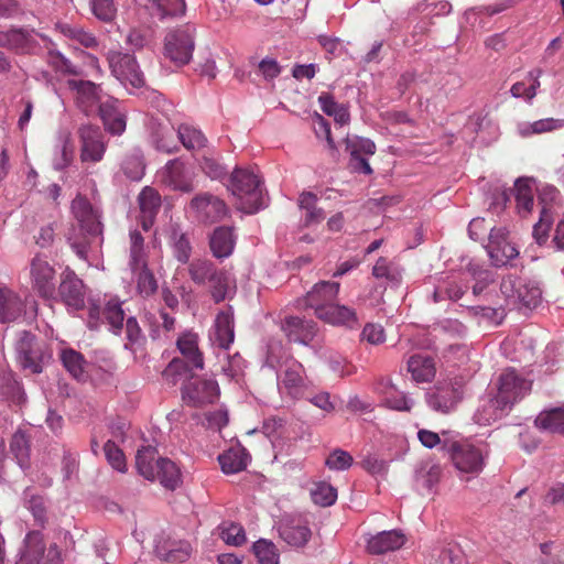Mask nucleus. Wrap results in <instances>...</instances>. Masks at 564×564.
I'll return each instance as SVG.
<instances>
[{"mask_svg":"<svg viewBox=\"0 0 564 564\" xmlns=\"http://www.w3.org/2000/svg\"><path fill=\"white\" fill-rule=\"evenodd\" d=\"M124 311L122 303L117 297L91 301L88 307L87 325L90 329H98L102 324H108L115 334L122 328Z\"/></svg>","mask_w":564,"mask_h":564,"instance_id":"7","label":"nucleus"},{"mask_svg":"<svg viewBox=\"0 0 564 564\" xmlns=\"http://www.w3.org/2000/svg\"><path fill=\"white\" fill-rule=\"evenodd\" d=\"M311 497L315 505L329 507L336 502L337 490L330 484L321 481L311 490Z\"/></svg>","mask_w":564,"mask_h":564,"instance_id":"52","label":"nucleus"},{"mask_svg":"<svg viewBox=\"0 0 564 564\" xmlns=\"http://www.w3.org/2000/svg\"><path fill=\"white\" fill-rule=\"evenodd\" d=\"M534 424L543 432L564 434V409L555 408L541 412Z\"/></svg>","mask_w":564,"mask_h":564,"instance_id":"40","label":"nucleus"},{"mask_svg":"<svg viewBox=\"0 0 564 564\" xmlns=\"http://www.w3.org/2000/svg\"><path fill=\"white\" fill-rule=\"evenodd\" d=\"M219 529L220 538L226 544L240 546L246 542V532L242 525L235 522H223Z\"/></svg>","mask_w":564,"mask_h":564,"instance_id":"54","label":"nucleus"},{"mask_svg":"<svg viewBox=\"0 0 564 564\" xmlns=\"http://www.w3.org/2000/svg\"><path fill=\"white\" fill-rule=\"evenodd\" d=\"M138 473L150 481L159 480L169 490H175L182 484L180 467L170 458L158 457L153 446H142L135 455Z\"/></svg>","mask_w":564,"mask_h":564,"instance_id":"2","label":"nucleus"},{"mask_svg":"<svg viewBox=\"0 0 564 564\" xmlns=\"http://www.w3.org/2000/svg\"><path fill=\"white\" fill-rule=\"evenodd\" d=\"M321 109L328 116H333L335 121L340 124H346L349 121L348 109L344 105L335 101L330 94L323 93L318 97Z\"/></svg>","mask_w":564,"mask_h":564,"instance_id":"47","label":"nucleus"},{"mask_svg":"<svg viewBox=\"0 0 564 564\" xmlns=\"http://www.w3.org/2000/svg\"><path fill=\"white\" fill-rule=\"evenodd\" d=\"M104 452L107 462L111 467L120 473L127 470L126 456L122 449L113 442L107 441L104 445Z\"/></svg>","mask_w":564,"mask_h":564,"instance_id":"57","label":"nucleus"},{"mask_svg":"<svg viewBox=\"0 0 564 564\" xmlns=\"http://www.w3.org/2000/svg\"><path fill=\"white\" fill-rule=\"evenodd\" d=\"M229 189L237 198V208L247 214L257 213L263 206L262 182L252 170L236 167Z\"/></svg>","mask_w":564,"mask_h":564,"instance_id":"3","label":"nucleus"},{"mask_svg":"<svg viewBox=\"0 0 564 564\" xmlns=\"http://www.w3.org/2000/svg\"><path fill=\"white\" fill-rule=\"evenodd\" d=\"M500 291L509 304L535 307L541 301L540 288L528 280L514 275L502 279Z\"/></svg>","mask_w":564,"mask_h":564,"instance_id":"8","label":"nucleus"},{"mask_svg":"<svg viewBox=\"0 0 564 564\" xmlns=\"http://www.w3.org/2000/svg\"><path fill=\"white\" fill-rule=\"evenodd\" d=\"M564 128V119L544 118L534 122H520L517 126L518 134L522 138H530L533 134L553 132Z\"/></svg>","mask_w":564,"mask_h":564,"instance_id":"36","label":"nucleus"},{"mask_svg":"<svg viewBox=\"0 0 564 564\" xmlns=\"http://www.w3.org/2000/svg\"><path fill=\"white\" fill-rule=\"evenodd\" d=\"M467 270L475 281V284L473 285V293L476 296L480 295L487 286L495 281L494 272L488 269H484L478 264L470 263Z\"/></svg>","mask_w":564,"mask_h":564,"instance_id":"51","label":"nucleus"},{"mask_svg":"<svg viewBox=\"0 0 564 564\" xmlns=\"http://www.w3.org/2000/svg\"><path fill=\"white\" fill-rule=\"evenodd\" d=\"M67 88L72 93L76 107L86 116L96 115L101 102V87L91 80L68 79Z\"/></svg>","mask_w":564,"mask_h":564,"instance_id":"13","label":"nucleus"},{"mask_svg":"<svg viewBox=\"0 0 564 564\" xmlns=\"http://www.w3.org/2000/svg\"><path fill=\"white\" fill-rule=\"evenodd\" d=\"M46 62L55 73L62 76L84 77L88 75L82 66L74 64L57 51H50Z\"/></svg>","mask_w":564,"mask_h":564,"instance_id":"38","label":"nucleus"},{"mask_svg":"<svg viewBox=\"0 0 564 564\" xmlns=\"http://www.w3.org/2000/svg\"><path fill=\"white\" fill-rule=\"evenodd\" d=\"M394 392H386L384 404L387 408L400 412H410L414 405V400L403 392H399L395 387L389 382Z\"/></svg>","mask_w":564,"mask_h":564,"instance_id":"55","label":"nucleus"},{"mask_svg":"<svg viewBox=\"0 0 564 564\" xmlns=\"http://www.w3.org/2000/svg\"><path fill=\"white\" fill-rule=\"evenodd\" d=\"M176 132L178 140L188 151H198L207 144V138L205 134L193 126L185 123L180 124Z\"/></svg>","mask_w":564,"mask_h":564,"instance_id":"43","label":"nucleus"},{"mask_svg":"<svg viewBox=\"0 0 564 564\" xmlns=\"http://www.w3.org/2000/svg\"><path fill=\"white\" fill-rule=\"evenodd\" d=\"M443 452L449 456L459 471L466 474L480 473L485 466V457L488 454L487 445H476L467 440H444Z\"/></svg>","mask_w":564,"mask_h":564,"instance_id":"4","label":"nucleus"},{"mask_svg":"<svg viewBox=\"0 0 564 564\" xmlns=\"http://www.w3.org/2000/svg\"><path fill=\"white\" fill-rule=\"evenodd\" d=\"M531 390V382L522 378L514 369H508L499 376L496 397L512 410Z\"/></svg>","mask_w":564,"mask_h":564,"instance_id":"14","label":"nucleus"},{"mask_svg":"<svg viewBox=\"0 0 564 564\" xmlns=\"http://www.w3.org/2000/svg\"><path fill=\"white\" fill-rule=\"evenodd\" d=\"M101 118L105 128L113 133L121 134L126 130V119L122 112L118 109L117 100H106L100 104L97 112Z\"/></svg>","mask_w":564,"mask_h":564,"instance_id":"33","label":"nucleus"},{"mask_svg":"<svg viewBox=\"0 0 564 564\" xmlns=\"http://www.w3.org/2000/svg\"><path fill=\"white\" fill-rule=\"evenodd\" d=\"M250 456L245 448H230L218 456L221 470L227 474H237L247 468Z\"/></svg>","mask_w":564,"mask_h":564,"instance_id":"35","label":"nucleus"},{"mask_svg":"<svg viewBox=\"0 0 564 564\" xmlns=\"http://www.w3.org/2000/svg\"><path fill=\"white\" fill-rule=\"evenodd\" d=\"M144 169L142 156L139 154L127 156L122 163L124 175L132 181H140L144 175Z\"/></svg>","mask_w":564,"mask_h":564,"instance_id":"63","label":"nucleus"},{"mask_svg":"<svg viewBox=\"0 0 564 564\" xmlns=\"http://www.w3.org/2000/svg\"><path fill=\"white\" fill-rule=\"evenodd\" d=\"M460 399L459 390L451 386L435 387L425 393L427 405L443 414L452 412Z\"/></svg>","mask_w":564,"mask_h":564,"instance_id":"22","label":"nucleus"},{"mask_svg":"<svg viewBox=\"0 0 564 564\" xmlns=\"http://www.w3.org/2000/svg\"><path fill=\"white\" fill-rule=\"evenodd\" d=\"M72 210L79 224L80 235H77L76 230L73 229V232L67 235V240L78 258L87 260L90 245L102 234L100 215L98 210L94 209L89 200L83 196H77L72 202Z\"/></svg>","mask_w":564,"mask_h":564,"instance_id":"1","label":"nucleus"},{"mask_svg":"<svg viewBox=\"0 0 564 564\" xmlns=\"http://www.w3.org/2000/svg\"><path fill=\"white\" fill-rule=\"evenodd\" d=\"M80 143V161L83 163L100 162L106 152L104 133L97 126L83 124L77 131Z\"/></svg>","mask_w":564,"mask_h":564,"instance_id":"16","label":"nucleus"},{"mask_svg":"<svg viewBox=\"0 0 564 564\" xmlns=\"http://www.w3.org/2000/svg\"><path fill=\"white\" fill-rule=\"evenodd\" d=\"M317 196L312 192H303L299 197V206L305 210L304 224L312 226L324 220V210L317 207Z\"/></svg>","mask_w":564,"mask_h":564,"instance_id":"42","label":"nucleus"},{"mask_svg":"<svg viewBox=\"0 0 564 564\" xmlns=\"http://www.w3.org/2000/svg\"><path fill=\"white\" fill-rule=\"evenodd\" d=\"M279 534L289 545L302 547L311 539L312 531L304 518L286 516L280 522Z\"/></svg>","mask_w":564,"mask_h":564,"instance_id":"20","label":"nucleus"},{"mask_svg":"<svg viewBox=\"0 0 564 564\" xmlns=\"http://www.w3.org/2000/svg\"><path fill=\"white\" fill-rule=\"evenodd\" d=\"M316 317L330 325L349 328H355L359 325L355 310L335 303L328 305L324 311L319 308Z\"/></svg>","mask_w":564,"mask_h":564,"instance_id":"28","label":"nucleus"},{"mask_svg":"<svg viewBox=\"0 0 564 564\" xmlns=\"http://www.w3.org/2000/svg\"><path fill=\"white\" fill-rule=\"evenodd\" d=\"M235 245L236 238L232 227H217L209 237L212 253L217 259L228 258L232 253Z\"/></svg>","mask_w":564,"mask_h":564,"instance_id":"29","label":"nucleus"},{"mask_svg":"<svg viewBox=\"0 0 564 564\" xmlns=\"http://www.w3.org/2000/svg\"><path fill=\"white\" fill-rule=\"evenodd\" d=\"M152 142L158 151L171 154L178 150L174 140L173 129L164 126L160 127L152 135Z\"/></svg>","mask_w":564,"mask_h":564,"instance_id":"50","label":"nucleus"},{"mask_svg":"<svg viewBox=\"0 0 564 564\" xmlns=\"http://www.w3.org/2000/svg\"><path fill=\"white\" fill-rule=\"evenodd\" d=\"M154 552L163 561L183 563L191 556L192 547L186 541L163 540L156 542Z\"/></svg>","mask_w":564,"mask_h":564,"instance_id":"30","label":"nucleus"},{"mask_svg":"<svg viewBox=\"0 0 564 564\" xmlns=\"http://www.w3.org/2000/svg\"><path fill=\"white\" fill-rule=\"evenodd\" d=\"M160 182L173 191L189 193L194 189L193 178L181 159H173L159 171Z\"/></svg>","mask_w":564,"mask_h":564,"instance_id":"18","label":"nucleus"},{"mask_svg":"<svg viewBox=\"0 0 564 564\" xmlns=\"http://www.w3.org/2000/svg\"><path fill=\"white\" fill-rule=\"evenodd\" d=\"M517 208L521 214H528L533 207V193L531 187L521 182L516 183Z\"/></svg>","mask_w":564,"mask_h":564,"instance_id":"64","label":"nucleus"},{"mask_svg":"<svg viewBox=\"0 0 564 564\" xmlns=\"http://www.w3.org/2000/svg\"><path fill=\"white\" fill-rule=\"evenodd\" d=\"M207 283L209 284L212 299L215 303H220L228 296L232 280L226 270L217 268L216 273L208 279Z\"/></svg>","mask_w":564,"mask_h":564,"instance_id":"44","label":"nucleus"},{"mask_svg":"<svg viewBox=\"0 0 564 564\" xmlns=\"http://www.w3.org/2000/svg\"><path fill=\"white\" fill-rule=\"evenodd\" d=\"M354 463L352 456L344 449L336 448L329 453L325 460V465L330 470H347Z\"/></svg>","mask_w":564,"mask_h":564,"instance_id":"62","label":"nucleus"},{"mask_svg":"<svg viewBox=\"0 0 564 564\" xmlns=\"http://www.w3.org/2000/svg\"><path fill=\"white\" fill-rule=\"evenodd\" d=\"M195 32L194 25L185 24L167 33L164 40V56L176 66L188 64L195 47Z\"/></svg>","mask_w":564,"mask_h":564,"instance_id":"6","label":"nucleus"},{"mask_svg":"<svg viewBox=\"0 0 564 564\" xmlns=\"http://www.w3.org/2000/svg\"><path fill=\"white\" fill-rule=\"evenodd\" d=\"M147 257L144 252V239L138 230L130 232V267L135 272L139 267H144Z\"/></svg>","mask_w":564,"mask_h":564,"instance_id":"49","label":"nucleus"},{"mask_svg":"<svg viewBox=\"0 0 564 564\" xmlns=\"http://www.w3.org/2000/svg\"><path fill=\"white\" fill-rule=\"evenodd\" d=\"M372 274L378 279L384 278L395 283L401 279V272L399 268L383 257L377 260L372 269Z\"/></svg>","mask_w":564,"mask_h":564,"instance_id":"60","label":"nucleus"},{"mask_svg":"<svg viewBox=\"0 0 564 564\" xmlns=\"http://www.w3.org/2000/svg\"><path fill=\"white\" fill-rule=\"evenodd\" d=\"M219 393L218 382L212 378L197 377L193 382L181 387L182 400L192 408H202L216 402Z\"/></svg>","mask_w":564,"mask_h":564,"instance_id":"11","label":"nucleus"},{"mask_svg":"<svg viewBox=\"0 0 564 564\" xmlns=\"http://www.w3.org/2000/svg\"><path fill=\"white\" fill-rule=\"evenodd\" d=\"M64 367L78 381L91 379L95 366L88 362L84 355H59Z\"/></svg>","mask_w":564,"mask_h":564,"instance_id":"37","label":"nucleus"},{"mask_svg":"<svg viewBox=\"0 0 564 564\" xmlns=\"http://www.w3.org/2000/svg\"><path fill=\"white\" fill-rule=\"evenodd\" d=\"M24 312L20 296L7 286H0V322L9 323L19 318Z\"/></svg>","mask_w":564,"mask_h":564,"instance_id":"34","label":"nucleus"},{"mask_svg":"<svg viewBox=\"0 0 564 564\" xmlns=\"http://www.w3.org/2000/svg\"><path fill=\"white\" fill-rule=\"evenodd\" d=\"M509 231L505 227L490 229L486 250L496 267L508 264L519 256L518 249L508 240Z\"/></svg>","mask_w":564,"mask_h":564,"instance_id":"17","label":"nucleus"},{"mask_svg":"<svg viewBox=\"0 0 564 564\" xmlns=\"http://www.w3.org/2000/svg\"><path fill=\"white\" fill-rule=\"evenodd\" d=\"M90 9L95 18L105 23L116 19L117 8L113 0H89Z\"/></svg>","mask_w":564,"mask_h":564,"instance_id":"56","label":"nucleus"},{"mask_svg":"<svg viewBox=\"0 0 564 564\" xmlns=\"http://www.w3.org/2000/svg\"><path fill=\"white\" fill-rule=\"evenodd\" d=\"M263 367H268L276 373L278 381L282 382L292 398H300L304 367L294 359L293 355H265Z\"/></svg>","mask_w":564,"mask_h":564,"instance_id":"5","label":"nucleus"},{"mask_svg":"<svg viewBox=\"0 0 564 564\" xmlns=\"http://www.w3.org/2000/svg\"><path fill=\"white\" fill-rule=\"evenodd\" d=\"M203 369V355H180L167 364L162 377L169 384L181 383L184 387L187 382H193L198 377L197 371Z\"/></svg>","mask_w":564,"mask_h":564,"instance_id":"9","label":"nucleus"},{"mask_svg":"<svg viewBox=\"0 0 564 564\" xmlns=\"http://www.w3.org/2000/svg\"><path fill=\"white\" fill-rule=\"evenodd\" d=\"M338 282L322 281L316 283L305 296V305L314 310L315 315L318 311L325 310L334 303L339 292Z\"/></svg>","mask_w":564,"mask_h":564,"instance_id":"23","label":"nucleus"},{"mask_svg":"<svg viewBox=\"0 0 564 564\" xmlns=\"http://www.w3.org/2000/svg\"><path fill=\"white\" fill-rule=\"evenodd\" d=\"M209 338L213 346L218 349L228 350L230 348L235 339V322L231 306L217 314Z\"/></svg>","mask_w":564,"mask_h":564,"instance_id":"21","label":"nucleus"},{"mask_svg":"<svg viewBox=\"0 0 564 564\" xmlns=\"http://www.w3.org/2000/svg\"><path fill=\"white\" fill-rule=\"evenodd\" d=\"M58 295L66 306L76 311L84 308L85 285L74 271L67 269L62 273Z\"/></svg>","mask_w":564,"mask_h":564,"instance_id":"19","label":"nucleus"},{"mask_svg":"<svg viewBox=\"0 0 564 564\" xmlns=\"http://www.w3.org/2000/svg\"><path fill=\"white\" fill-rule=\"evenodd\" d=\"M173 252L181 263H187L192 254V245L186 234L173 231Z\"/></svg>","mask_w":564,"mask_h":564,"instance_id":"58","label":"nucleus"},{"mask_svg":"<svg viewBox=\"0 0 564 564\" xmlns=\"http://www.w3.org/2000/svg\"><path fill=\"white\" fill-rule=\"evenodd\" d=\"M510 409L497 397L480 399V403L474 413L473 420L478 425H490L510 413Z\"/></svg>","mask_w":564,"mask_h":564,"instance_id":"25","label":"nucleus"},{"mask_svg":"<svg viewBox=\"0 0 564 564\" xmlns=\"http://www.w3.org/2000/svg\"><path fill=\"white\" fill-rule=\"evenodd\" d=\"M217 267L207 259H195L188 264L191 280L197 285H205L216 273Z\"/></svg>","mask_w":564,"mask_h":564,"instance_id":"45","label":"nucleus"},{"mask_svg":"<svg viewBox=\"0 0 564 564\" xmlns=\"http://www.w3.org/2000/svg\"><path fill=\"white\" fill-rule=\"evenodd\" d=\"M254 556L259 564H279V552L273 542L260 539L252 545Z\"/></svg>","mask_w":564,"mask_h":564,"instance_id":"48","label":"nucleus"},{"mask_svg":"<svg viewBox=\"0 0 564 564\" xmlns=\"http://www.w3.org/2000/svg\"><path fill=\"white\" fill-rule=\"evenodd\" d=\"M405 543V535L401 530H389L377 533L367 540V550L370 554L380 555L399 550Z\"/></svg>","mask_w":564,"mask_h":564,"instance_id":"24","label":"nucleus"},{"mask_svg":"<svg viewBox=\"0 0 564 564\" xmlns=\"http://www.w3.org/2000/svg\"><path fill=\"white\" fill-rule=\"evenodd\" d=\"M45 553L43 535L39 531L29 532L24 539V546L20 551L17 564H40Z\"/></svg>","mask_w":564,"mask_h":564,"instance_id":"32","label":"nucleus"},{"mask_svg":"<svg viewBox=\"0 0 564 564\" xmlns=\"http://www.w3.org/2000/svg\"><path fill=\"white\" fill-rule=\"evenodd\" d=\"M282 329L290 341L304 345H310L316 336V324L312 321H303L296 316L286 317Z\"/></svg>","mask_w":564,"mask_h":564,"instance_id":"26","label":"nucleus"},{"mask_svg":"<svg viewBox=\"0 0 564 564\" xmlns=\"http://www.w3.org/2000/svg\"><path fill=\"white\" fill-rule=\"evenodd\" d=\"M137 271H139L137 281L139 293L142 296L152 295L158 289V283L153 273L148 269L147 263H144V267H139Z\"/></svg>","mask_w":564,"mask_h":564,"instance_id":"61","label":"nucleus"},{"mask_svg":"<svg viewBox=\"0 0 564 564\" xmlns=\"http://www.w3.org/2000/svg\"><path fill=\"white\" fill-rule=\"evenodd\" d=\"M126 339L124 348L132 351L141 349L145 343V337L135 317H129L126 322Z\"/></svg>","mask_w":564,"mask_h":564,"instance_id":"53","label":"nucleus"},{"mask_svg":"<svg viewBox=\"0 0 564 564\" xmlns=\"http://www.w3.org/2000/svg\"><path fill=\"white\" fill-rule=\"evenodd\" d=\"M140 207V221L142 228L149 230L155 219L161 207V195L150 186H145L138 196Z\"/></svg>","mask_w":564,"mask_h":564,"instance_id":"27","label":"nucleus"},{"mask_svg":"<svg viewBox=\"0 0 564 564\" xmlns=\"http://www.w3.org/2000/svg\"><path fill=\"white\" fill-rule=\"evenodd\" d=\"M408 371L415 382H430L436 373L435 360L431 355H411Z\"/></svg>","mask_w":564,"mask_h":564,"instance_id":"31","label":"nucleus"},{"mask_svg":"<svg viewBox=\"0 0 564 564\" xmlns=\"http://www.w3.org/2000/svg\"><path fill=\"white\" fill-rule=\"evenodd\" d=\"M188 209L196 220L203 224L217 223L221 220L227 213L224 200L210 193H199L195 195L188 204Z\"/></svg>","mask_w":564,"mask_h":564,"instance_id":"15","label":"nucleus"},{"mask_svg":"<svg viewBox=\"0 0 564 564\" xmlns=\"http://www.w3.org/2000/svg\"><path fill=\"white\" fill-rule=\"evenodd\" d=\"M112 75L124 86L130 85L133 88L144 86L145 78L143 72L133 55L128 53L111 51L107 56Z\"/></svg>","mask_w":564,"mask_h":564,"instance_id":"10","label":"nucleus"},{"mask_svg":"<svg viewBox=\"0 0 564 564\" xmlns=\"http://www.w3.org/2000/svg\"><path fill=\"white\" fill-rule=\"evenodd\" d=\"M10 452L23 471L30 468V437L24 431L18 430L12 435Z\"/></svg>","mask_w":564,"mask_h":564,"instance_id":"39","label":"nucleus"},{"mask_svg":"<svg viewBox=\"0 0 564 564\" xmlns=\"http://www.w3.org/2000/svg\"><path fill=\"white\" fill-rule=\"evenodd\" d=\"M346 150L350 155H373L376 152V144L373 141L362 137H347L345 140Z\"/></svg>","mask_w":564,"mask_h":564,"instance_id":"59","label":"nucleus"},{"mask_svg":"<svg viewBox=\"0 0 564 564\" xmlns=\"http://www.w3.org/2000/svg\"><path fill=\"white\" fill-rule=\"evenodd\" d=\"M0 397L15 404H21L26 399L22 384L11 371L0 375Z\"/></svg>","mask_w":564,"mask_h":564,"instance_id":"41","label":"nucleus"},{"mask_svg":"<svg viewBox=\"0 0 564 564\" xmlns=\"http://www.w3.org/2000/svg\"><path fill=\"white\" fill-rule=\"evenodd\" d=\"M56 271L47 258L36 253L30 261V279L33 290L43 299H52L55 294Z\"/></svg>","mask_w":564,"mask_h":564,"instance_id":"12","label":"nucleus"},{"mask_svg":"<svg viewBox=\"0 0 564 564\" xmlns=\"http://www.w3.org/2000/svg\"><path fill=\"white\" fill-rule=\"evenodd\" d=\"M8 40L6 44V48L13 50L17 52H26L31 50L35 40L31 32L24 29H15L12 28L8 30Z\"/></svg>","mask_w":564,"mask_h":564,"instance_id":"46","label":"nucleus"}]
</instances>
